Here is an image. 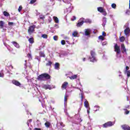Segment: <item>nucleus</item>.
Here are the masks:
<instances>
[{
    "mask_svg": "<svg viewBox=\"0 0 130 130\" xmlns=\"http://www.w3.org/2000/svg\"><path fill=\"white\" fill-rule=\"evenodd\" d=\"M50 78H51V77L49 74L47 73H43L38 76L37 80L38 81L42 82L43 81H45V80H50Z\"/></svg>",
    "mask_w": 130,
    "mask_h": 130,
    "instance_id": "nucleus-1",
    "label": "nucleus"
},
{
    "mask_svg": "<svg viewBox=\"0 0 130 130\" xmlns=\"http://www.w3.org/2000/svg\"><path fill=\"white\" fill-rule=\"evenodd\" d=\"M95 55H96L95 51L93 50L90 51V56L89 57V59H90V61L91 62H95V61H97Z\"/></svg>",
    "mask_w": 130,
    "mask_h": 130,
    "instance_id": "nucleus-2",
    "label": "nucleus"
},
{
    "mask_svg": "<svg viewBox=\"0 0 130 130\" xmlns=\"http://www.w3.org/2000/svg\"><path fill=\"white\" fill-rule=\"evenodd\" d=\"M36 28V26L35 25H30L28 27L27 29V32L29 35H31L32 33H34L35 32V28Z\"/></svg>",
    "mask_w": 130,
    "mask_h": 130,
    "instance_id": "nucleus-3",
    "label": "nucleus"
},
{
    "mask_svg": "<svg viewBox=\"0 0 130 130\" xmlns=\"http://www.w3.org/2000/svg\"><path fill=\"white\" fill-rule=\"evenodd\" d=\"M114 51L116 52L117 54H119V53L121 52V51L120 50V47L117 44H115Z\"/></svg>",
    "mask_w": 130,
    "mask_h": 130,
    "instance_id": "nucleus-4",
    "label": "nucleus"
},
{
    "mask_svg": "<svg viewBox=\"0 0 130 130\" xmlns=\"http://www.w3.org/2000/svg\"><path fill=\"white\" fill-rule=\"evenodd\" d=\"M113 125V123L112 121H108L103 125V127H109Z\"/></svg>",
    "mask_w": 130,
    "mask_h": 130,
    "instance_id": "nucleus-5",
    "label": "nucleus"
},
{
    "mask_svg": "<svg viewBox=\"0 0 130 130\" xmlns=\"http://www.w3.org/2000/svg\"><path fill=\"white\" fill-rule=\"evenodd\" d=\"M68 86H69V82L65 81L62 83L61 86V88L62 90H67V88H68Z\"/></svg>",
    "mask_w": 130,
    "mask_h": 130,
    "instance_id": "nucleus-6",
    "label": "nucleus"
},
{
    "mask_svg": "<svg viewBox=\"0 0 130 130\" xmlns=\"http://www.w3.org/2000/svg\"><path fill=\"white\" fill-rule=\"evenodd\" d=\"M12 84L13 85H15V86H17L18 87H20V86H21V83H20L18 80H12Z\"/></svg>",
    "mask_w": 130,
    "mask_h": 130,
    "instance_id": "nucleus-7",
    "label": "nucleus"
},
{
    "mask_svg": "<svg viewBox=\"0 0 130 130\" xmlns=\"http://www.w3.org/2000/svg\"><path fill=\"white\" fill-rule=\"evenodd\" d=\"M43 89H45V90H51V89H52L53 88L51 87V86H50V85H46V84H45L43 85Z\"/></svg>",
    "mask_w": 130,
    "mask_h": 130,
    "instance_id": "nucleus-8",
    "label": "nucleus"
},
{
    "mask_svg": "<svg viewBox=\"0 0 130 130\" xmlns=\"http://www.w3.org/2000/svg\"><path fill=\"white\" fill-rule=\"evenodd\" d=\"M121 127L123 130H130V126L127 124H123L121 126Z\"/></svg>",
    "mask_w": 130,
    "mask_h": 130,
    "instance_id": "nucleus-9",
    "label": "nucleus"
},
{
    "mask_svg": "<svg viewBox=\"0 0 130 130\" xmlns=\"http://www.w3.org/2000/svg\"><path fill=\"white\" fill-rule=\"evenodd\" d=\"M84 33H85V36H89V35L91 34V29H85Z\"/></svg>",
    "mask_w": 130,
    "mask_h": 130,
    "instance_id": "nucleus-10",
    "label": "nucleus"
},
{
    "mask_svg": "<svg viewBox=\"0 0 130 130\" xmlns=\"http://www.w3.org/2000/svg\"><path fill=\"white\" fill-rule=\"evenodd\" d=\"M121 49L122 50V53H124V52H126V49L125 48V46H124V44H122L121 45Z\"/></svg>",
    "mask_w": 130,
    "mask_h": 130,
    "instance_id": "nucleus-11",
    "label": "nucleus"
},
{
    "mask_svg": "<svg viewBox=\"0 0 130 130\" xmlns=\"http://www.w3.org/2000/svg\"><path fill=\"white\" fill-rule=\"evenodd\" d=\"M125 35H128L130 33V29L129 27H127L124 30Z\"/></svg>",
    "mask_w": 130,
    "mask_h": 130,
    "instance_id": "nucleus-12",
    "label": "nucleus"
},
{
    "mask_svg": "<svg viewBox=\"0 0 130 130\" xmlns=\"http://www.w3.org/2000/svg\"><path fill=\"white\" fill-rule=\"evenodd\" d=\"M12 43L14 45L15 47H16V48H20V45H19L16 42L13 41L12 42Z\"/></svg>",
    "mask_w": 130,
    "mask_h": 130,
    "instance_id": "nucleus-13",
    "label": "nucleus"
},
{
    "mask_svg": "<svg viewBox=\"0 0 130 130\" xmlns=\"http://www.w3.org/2000/svg\"><path fill=\"white\" fill-rule=\"evenodd\" d=\"M84 23H85V21H84V20H82L81 21L78 22L76 26L77 27H81Z\"/></svg>",
    "mask_w": 130,
    "mask_h": 130,
    "instance_id": "nucleus-14",
    "label": "nucleus"
},
{
    "mask_svg": "<svg viewBox=\"0 0 130 130\" xmlns=\"http://www.w3.org/2000/svg\"><path fill=\"white\" fill-rule=\"evenodd\" d=\"M46 67H50L51 68L52 66V62L50 60H48V62L46 63Z\"/></svg>",
    "mask_w": 130,
    "mask_h": 130,
    "instance_id": "nucleus-15",
    "label": "nucleus"
},
{
    "mask_svg": "<svg viewBox=\"0 0 130 130\" xmlns=\"http://www.w3.org/2000/svg\"><path fill=\"white\" fill-rule=\"evenodd\" d=\"M4 26H5V22L3 20L0 21V29H3Z\"/></svg>",
    "mask_w": 130,
    "mask_h": 130,
    "instance_id": "nucleus-16",
    "label": "nucleus"
},
{
    "mask_svg": "<svg viewBox=\"0 0 130 130\" xmlns=\"http://www.w3.org/2000/svg\"><path fill=\"white\" fill-rule=\"evenodd\" d=\"M55 70H59V63L56 62L54 65Z\"/></svg>",
    "mask_w": 130,
    "mask_h": 130,
    "instance_id": "nucleus-17",
    "label": "nucleus"
},
{
    "mask_svg": "<svg viewBox=\"0 0 130 130\" xmlns=\"http://www.w3.org/2000/svg\"><path fill=\"white\" fill-rule=\"evenodd\" d=\"M39 55L40 57H45V54H44V52L40 51L39 52Z\"/></svg>",
    "mask_w": 130,
    "mask_h": 130,
    "instance_id": "nucleus-18",
    "label": "nucleus"
},
{
    "mask_svg": "<svg viewBox=\"0 0 130 130\" xmlns=\"http://www.w3.org/2000/svg\"><path fill=\"white\" fill-rule=\"evenodd\" d=\"M104 10H105V9H103V8H102V7H98V12H100V13L103 12Z\"/></svg>",
    "mask_w": 130,
    "mask_h": 130,
    "instance_id": "nucleus-19",
    "label": "nucleus"
},
{
    "mask_svg": "<svg viewBox=\"0 0 130 130\" xmlns=\"http://www.w3.org/2000/svg\"><path fill=\"white\" fill-rule=\"evenodd\" d=\"M77 78H78V75H74L70 77V80H75V79H77Z\"/></svg>",
    "mask_w": 130,
    "mask_h": 130,
    "instance_id": "nucleus-20",
    "label": "nucleus"
},
{
    "mask_svg": "<svg viewBox=\"0 0 130 130\" xmlns=\"http://www.w3.org/2000/svg\"><path fill=\"white\" fill-rule=\"evenodd\" d=\"M28 41L29 43H31V44H33L34 43V38H30L28 39Z\"/></svg>",
    "mask_w": 130,
    "mask_h": 130,
    "instance_id": "nucleus-21",
    "label": "nucleus"
},
{
    "mask_svg": "<svg viewBox=\"0 0 130 130\" xmlns=\"http://www.w3.org/2000/svg\"><path fill=\"white\" fill-rule=\"evenodd\" d=\"M53 19L55 23L58 24V23L59 22L58 18H57L56 16H54Z\"/></svg>",
    "mask_w": 130,
    "mask_h": 130,
    "instance_id": "nucleus-22",
    "label": "nucleus"
},
{
    "mask_svg": "<svg viewBox=\"0 0 130 130\" xmlns=\"http://www.w3.org/2000/svg\"><path fill=\"white\" fill-rule=\"evenodd\" d=\"M3 14L5 17H9V16H10V13H9V12H7L6 11H4L3 12Z\"/></svg>",
    "mask_w": 130,
    "mask_h": 130,
    "instance_id": "nucleus-23",
    "label": "nucleus"
},
{
    "mask_svg": "<svg viewBox=\"0 0 130 130\" xmlns=\"http://www.w3.org/2000/svg\"><path fill=\"white\" fill-rule=\"evenodd\" d=\"M125 40V38H124V37L122 36L120 38V42H124Z\"/></svg>",
    "mask_w": 130,
    "mask_h": 130,
    "instance_id": "nucleus-24",
    "label": "nucleus"
},
{
    "mask_svg": "<svg viewBox=\"0 0 130 130\" xmlns=\"http://www.w3.org/2000/svg\"><path fill=\"white\" fill-rule=\"evenodd\" d=\"M84 106L85 107H86V108H88V106H89V103L88 102V101H85L84 102Z\"/></svg>",
    "mask_w": 130,
    "mask_h": 130,
    "instance_id": "nucleus-25",
    "label": "nucleus"
},
{
    "mask_svg": "<svg viewBox=\"0 0 130 130\" xmlns=\"http://www.w3.org/2000/svg\"><path fill=\"white\" fill-rule=\"evenodd\" d=\"M45 125L46 126V127H49L50 126V122H47L45 123Z\"/></svg>",
    "mask_w": 130,
    "mask_h": 130,
    "instance_id": "nucleus-26",
    "label": "nucleus"
},
{
    "mask_svg": "<svg viewBox=\"0 0 130 130\" xmlns=\"http://www.w3.org/2000/svg\"><path fill=\"white\" fill-rule=\"evenodd\" d=\"M72 35L74 36V37H77V36H78V31H74L72 34Z\"/></svg>",
    "mask_w": 130,
    "mask_h": 130,
    "instance_id": "nucleus-27",
    "label": "nucleus"
},
{
    "mask_svg": "<svg viewBox=\"0 0 130 130\" xmlns=\"http://www.w3.org/2000/svg\"><path fill=\"white\" fill-rule=\"evenodd\" d=\"M123 110L125 111L124 114L127 115L129 113V111L127 110V109H123Z\"/></svg>",
    "mask_w": 130,
    "mask_h": 130,
    "instance_id": "nucleus-28",
    "label": "nucleus"
},
{
    "mask_svg": "<svg viewBox=\"0 0 130 130\" xmlns=\"http://www.w3.org/2000/svg\"><path fill=\"white\" fill-rule=\"evenodd\" d=\"M42 38H44V39H47V38H48L47 35H46V34H43L42 35Z\"/></svg>",
    "mask_w": 130,
    "mask_h": 130,
    "instance_id": "nucleus-29",
    "label": "nucleus"
},
{
    "mask_svg": "<svg viewBox=\"0 0 130 130\" xmlns=\"http://www.w3.org/2000/svg\"><path fill=\"white\" fill-rule=\"evenodd\" d=\"M84 22L85 23H89V24H91L92 23V21L90 19H86Z\"/></svg>",
    "mask_w": 130,
    "mask_h": 130,
    "instance_id": "nucleus-30",
    "label": "nucleus"
},
{
    "mask_svg": "<svg viewBox=\"0 0 130 130\" xmlns=\"http://www.w3.org/2000/svg\"><path fill=\"white\" fill-rule=\"evenodd\" d=\"M53 38L55 41L58 40V37L57 36H54Z\"/></svg>",
    "mask_w": 130,
    "mask_h": 130,
    "instance_id": "nucleus-31",
    "label": "nucleus"
},
{
    "mask_svg": "<svg viewBox=\"0 0 130 130\" xmlns=\"http://www.w3.org/2000/svg\"><path fill=\"white\" fill-rule=\"evenodd\" d=\"M39 19L41 20H44V19H45V16H44V15H40L39 16Z\"/></svg>",
    "mask_w": 130,
    "mask_h": 130,
    "instance_id": "nucleus-32",
    "label": "nucleus"
},
{
    "mask_svg": "<svg viewBox=\"0 0 130 130\" xmlns=\"http://www.w3.org/2000/svg\"><path fill=\"white\" fill-rule=\"evenodd\" d=\"M111 7L113 9H116V4L113 3L111 5Z\"/></svg>",
    "mask_w": 130,
    "mask_h": 130,
    "instance_id": "nucleus-33",
    "label": "nucleus"
},
{
    "mask_svg": "<svg viewBox=\"0 0 130 130\" xmlns=\"http://www.w3.org/2000/svg\"><path fill=\"white\" fill-rule=\"evenodd\" d=\"M127 73V78H129L130 77V70H128V71H126Z\"/></svg>",
    "mask_w": 130,
    "mask_h": 130,
    "instance_id": "nucleus-34",
    "label": "nucleus"
},
{
    "mask_svg": "<svg viewBox=\"0 0 130 130\" xmlns=\"http://www.w3.org/2000/svg\"><path fill=\"white\" fill-rule=\"evenodd\" d=\"M99 39H100L101 40H104V37H103V36H100L99 37Z\"/></svg>",
    "mask_w": 130,
    "mask_h": 130,
    "instance_id": "nucleus-35",
    "label": "nucleus"
},
{
    "mask_svg": "<svg viewBox=\"0 0 130 130\" xmlns=\"http://www.w3.org/2000/svg\"><path fill=\"white\" fill-rule=\"evenodd\" d=\"M61 44L62 45H64L66 44V41H64V40H62L61 41Z\"/></svg>",
    "mask_w": 130,
    "mask_h": 130,
    "instance_id": "nucleus-36",
    "label": "nucleus"
},
{
    "mask_svg": "<svg viewBox=\"0 0 130 130\" xmlns=\"http://www.w3.org/2000/svg\"><path fill=\"white\" fill-rule=\"evenodd\" d=\"M22 9H23V7H22V6H20L18 8V12L20 13V12H21V11H22Z\"/></svg>",
    "mask_w": 130,
    "mask_h": 130,
    "instance_id": "nucleus-37",
    "label": "nucleus"
},
{
    "mask_svg": "<svg viewBox=\"0 0 130 130\" xmlns=\"http://www.w3.org/2000/svg\"><path fill=\"white\" fill-rule=\"evenodd\" d=\"M27 56L28 58H30L31 59H32V56L31 55V54L30 53L27 54Z\"/></svg>",
    "mask_w": 130,
    "mask_h": 130,
    "instance_id": "nucleus-38",
    "label": "nucleus"
},
{
    "mask_svg": "<svg viewBox=\"0 0 130 130\" xmlns=\"http://www.w3.org/2000/svg\"><path fill=\"white\" fill-rule=\"evenodd\" d=\"M102 13L103 14V15L104 16H106L107 15V13L106 12V11L105 10H104V11L103 12H102Z\"/></svg>",
    "mask_w": 130,
    "mask_h": 130,
    "instance_id": "nucleus-39",
    "label": "nucleus"
},
{
    "mask_svg": "<svg viewBox=\"0 0 130 130\" xmlns=\"http://www.w3.org/2000/svg\"><path fill=\"white\" fill-rule=\"evenodd\" d=\"M36 1L37 0H31L30 2V4H31V5L36 3Z\"/></svg>",
    "mask_w": 130,
    "mask_h": 130,
    "instance_id": "nucleus-40",
    "label": "nucleus"
},
{
    "mask_svg": "<svg viewBox=\"0 0 130 130\" xmlns=\"http://www.w3.org/2000/svg\"><path fill=\"white\" fill-rule=\"evenodd\" d=\"M64 102H67V101H68V95H64Z\"/></svg>",
    "mask_w": 130,
    "mask_h": 130,
    "instance_id": "nucleus-41",
    "label": "nucleus"
},
{
    "mask_svg": "<svg viewBox=\"0 0 130 130\" xmlns=\"http://www.w3.org/2000/svg\"><path fill=\"white\" fill-rule=\"evenodd\" d=\"M8 25L9 26H14V22H8Z\"/></svg>",
    "mask_w": 130,
    "mask_h": 130,
    "instance_id": "nucleus-42",
    "label": "nucleus"
},
{
    "mask_svg": "<svg viewBox=\"0 0 130 130\" xmlns=\"http://www.w3.org/2000/svg\"><path fill=\"white\" fill-rule=\"evenodd\" d=\"M84 98V94L83 93H81V101H83V99Z\"/></svg>",
    "mask_w": 130,
    "mask_h": 130,
    "instance_id": "nucleus-43",
    "label": "nucleus"
},
{
    "mask_svg": "<svg viewBox=\"0 0 130 130\" xmlns=\"http://www.w3.org/2000/svg\"><path fill=\"white\" fill-rule=\"evenodd\" d=\"M77 19V18L76 17V16H74L73 17V18H71V21H75V20H76Z\"/></svg>",
    "mask_w": 130,
    "mask_h": 130,
    "instance_id": "nucleus-44",
    "label": "nucleus"
},
{
    "mask_svg": "<svg viewBox=\"0 0 130 130\" xmlns=\"http://www.w3.org/2000/svg\"><path fill=\"white\" fill-rule=\"evenodd\" d=\"M102 36H106V33L105 32V31H103L102 32Z\"/></svg>",
    "mask_w": 130,
    "mask_h": 130,
    "instance_id": "nucleus-45",
    "label": "nucleus"
},
{
    "mask_svg": "<svg viewBox=\"0 0 130 130\" xmlns=\"http://www.w3.org/2000/svg\"><path fill=\"white\" fill-rule=\"evenodd\" d=\"M128 70H129V67H128V66L126 67V72H127L128 71Z\"/></svg>",
    "mask_w": 130,
    "mask_h": 130,
    "instance_id": "nucleus-46",
    "label": "nucleus"
},
{
    "mask_svg": "<svg viewBox=\"0 0 130 130\" xmlns=\"http://www.w3.org/2000/svg\"><path fill=\"white\" fill-rule=\"evenodd\" d=\"M103 20L105 21L103 23H106V17H104L103 18Z\"/></svg>",
    "mask_w": 130,
    "mask_h": 130,
    "instance_id": "nucleus-47",
    "label": "nucleus"
},
{
    "mask_svg": "<svg viewBox=\"0 0 130 130\" xmlns=\"http://www.w3.org/2000/svg\"><path fill=\"white\" fill-rule=\"evenodd\" d=\"M0 77H1V78H3V77H4V75H3V74H2V73H0Z\"/></svg>",
    "mask_w": 130,
    "mask_h": 130,
    "instance_id": "nucleus-48",
    "label": "nucleus"
},
{
    "mask_svg": "<svg viewBox=\"0 0 130 130\" xmlns=\"http://www.w3.org/2000/svg\"><path fill=\"white\" fill-rule=\"evenodd\" d=\"M34 130H41V128H35Z\"/></svg>",
    "mask_w": 130,
    "mask_h": 130,
    "instance_id": "nucleus-49",
    "label": "nucleus"
},
{
    "mask_svg": "<svg viewBox=\"0 0 130 130\" xmlns=\"http://www.w3.org/2000/svg\"><path fill=\"white\" fill-rule=\"evenodd\" d=\"M129 99L128 96H126V101H129Z\"/></svg>",
    "mask_w": 130,
    "mask_h": 130,
    "instance_id": "nucleus-50",
    "label": "nucleus"
},
{
    "mask_svg": "<svg viewBox=\"0 0 130 130\" xmlns=\"http://www.w3.org/2000/svg\"><path fill=\"white\" fill-rule=\"evenodd\" d=\"M125 108H126V109L129 108V105L126 106L125 107Z\"/></svg>",
    "mask_w": 130,
    "mask_h": 130,
    "instance_id": "nucleus-51",
    "label": "nucleus"
},
{
    "mask_svg": "<svg viewBox=\"0 0 130 130\" xmlns=\"http://www.w3.org/2000/svg\"><path fill=\"white\" fill-rule=\"evenodd\" d=\"M28 121H29V122H32V119H29Z\"/></svg>",
    "mask_w": 130,
    "mask_h": 130,
    "instance_id": "nucleus-52",
    "label": "nucleus"
},
{
    "mask_svg": "<svg viewBox=\"0 0 130 130\" xmlns=\"http://www.w3.org/2000/svg\"><path fill=\"white\" fill-rule=\"evenodd\" d=\"M26 124L28 125V126H29V121H27L26 122Z\"/></svg>",
    "mask_w": 130,
    "mask_h": 130,
    "instance_id": "nucleus-53",
    "label": "nucleus"
},
{
    "mask_svg": "<svg viewBox=\"0 0 130 130\" xmlns=\"http://www.w3.org/2000/svg\"><path fill=\"white\" fill-rule=\"evenodd\" d=\"M85 60H86V58H83V61H85Z\"/></svg>",
    "mask_w": 130,
    "mask_h": 130,
    "instance_id": "nucleus-54",
    "label": "nucleus"
},
{
    "mask_svg": "<svg viewBox=\"0 0 130 130\" xmlns=\"http://www.w3.org/2000/svg\"><path fill=\"white\" fill-rule=\"evenodd\" d=\"M129 9H130V0L129 1Z\"/></svg>",
    "mask_w": 130,
    "mask_h": 130,
    "instance_id": "nucleus-55",
    "label": "nucleus"
},
{
    "mask_svg": "<svg viewBox=\"0 0 130 130\" xmlns=\"http://www.w3.org/2000/svg\"><path fill=\"white\" fill-rule=\"evenodd\" d=\"M27 39H29V37H26Z\"/></svg>",
    "mask_w": 130,
    "mask_h": 130,
    "instance_id": "nucleus-56",
    "label": "nucleus"
},
{
    "mask_svg": "<svg viewBox=\"0 0 130 130\" xmlns=\"http://www.w3.org/2000/svg\"><path fill=\"white\" fill-rule=\"evenodd\" d=\"M56 26H57V24H55V27H56Z\"/></svg>",
    "mask_w": 130,
    "mask_h": 130,
    "instance_id": "nucleus-57",
    "label": "nucleus"
},
{
    "mask_svg": "<svg viewBox=\"0 0 130 130\" xmlns=\"http://www.w3.org/2000/svg\"><path fill=\"white\" fill-rule=\"evenodd\" d=\"M25 62H27V60H25Z\"/></svg>",
    "mask_w": 130,
    "mask_h": 130,
    "instance_id": "nucleus-58",
    "label": "nucleus"
},
{
    "mask_svg": "<svg viewBox=\"0 0 130 130\" xmlns=\"http://www.w3.org/2000/svg\"><path fill=\"white\" fill-rule=\"evenodd\" d=\"M8 50H9V51H11V50H10V49H8Z\"/></svg>",
    "mask_w": 130,
    "mask_h": 130,
    "instance_id": "nucleus-59",
    "label": "nucleus"
},
{
    "mask_svg": "<svg viewBox=\"0 0 130 130\" xmlns=\"http://www.w3.org/2000/svg\"><path fill=\"white\" fill-rule=\"evenodd\" d=\"M87 112H88V113H89V111H88V110H87Z\"/></svg>",
    "mask_w": 130,
    "mask_h": 130,
    "instance_id": "nucleus-60",
    "label": "nucleus"
},
{
    "mask_svg": "<svg viewBox=\"0 0 130 130\" xmlns=\"http://www.w3.org/2000/svg\"><path fill=\"white\" fill-rule=\"evenodd\" d=\"M26 63H25V66H26Z\"/></svg>",
    "mask_w": 130,
    "mask_h": 130,
    "instance_id": "nucleus-61",
    "label": "nucleus"
}]
</instances>
